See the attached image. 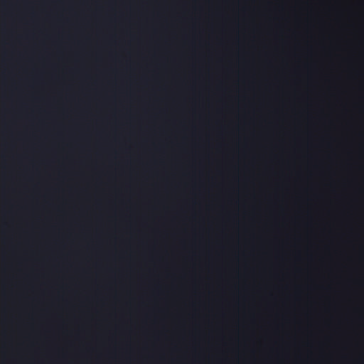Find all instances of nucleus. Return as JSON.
<instances>
[{"instance_id":"f257e3e1","label":"nucleus","mask_w":364,"mask_h":364,"mask_svg":"<svg viewBox=\"0 0 364 364\" xmlns=\"http://www.w3.org/2000/svg\"><path fill=\"white\" fill-rule=\"evenodd\" d=\"M362 97L364 98V90H363V92L362 93Z\"/></svg>"},{"instance_id":"f03ea898","label":"nucleus","mask_w":364,"mask_h":364,"mask_svg":"<svg viewBox=\"0 0 364 364\" xmlns=\"http://www.w3.org/2000/svg\"><path fill=\"white\" fill-rule=\"evenodd\" d=\"M360 114H363V112H360Z\"/></svg>"}]
</instances>
